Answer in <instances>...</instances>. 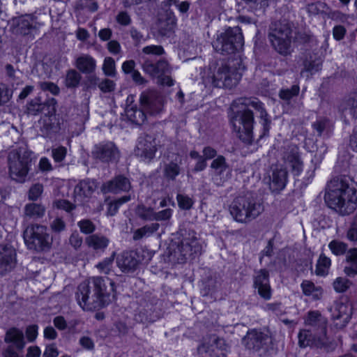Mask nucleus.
Listing matches in <instances>:
<instances>
[{
	"mask_svg": "<svg viewBox=\"0 0 357 357\" xmlns=\"http://www.w3.org/2000/svg\"><path fill=\"white\" fill-rule=\"evenodd\" d=\"M96 188V185L93 181L83 180L76 185L75 192L79 196L89 197L94 192Z\"/></svg>",
	"mask_w": 357,
	"mask_h": 357,
	"instance_id": "35",
	"label": "nucleus"
},
{
	"mask_svg": "<svg viewBox=\"0 0 357 357\" xmlns=\"http://www.w3.org/2000/svg\"><path fill=\"white\" fill-rule=\"evenodd\" d=\"M182 158L176 155L175 158L167 162H165L162 169L164 178L167 181H175L182 171Z\"/></svg>",
	"mask_w": 357,
	"mask_h": 357,
	"instance_id": "24",
	"label": "nucleus"
},
{
	"mask_svg": "<svg viewBox=\"0 0 357 357\" xmlns=\"http://www.w3.org/2000/svg\"><path fill=\"white\" fill-rule=\"evenodd\" d=\"M102 70L105 75L114 77L116 75L115 61L112 57H106L104 59Z\"/></svg>",
	"mask_w": 357,
	"mask_h": 357,
	"instance_id": "46",
	"label": "nucleus"
},
{
	"mask_svg": "<svg viewBox=\"0 0 357 357\" xmlns=\"http://www.w3.org/2000/svg\"><path fill=\"white\" fill-rule=\"evenodd\" d=\"M38 85L41 90L50 91L53 95H57L59 93V88L53 82H40Z\"/></svg>",
	"mask_w": 357,
	"mask_h": 357,
	"instance_id": "58",
	"label": "nucleus"
},
{
	"mask_svg": "<svg viewBox=\"0 0 357 357\" xmlns=\"http://www.w3.org/2000/svg\"><path fill=\"white\" fill-rule=\"evenodd\" d=\"M55 205L58 208L65 210L67 212H70L75 208V205L66 199L56 201Z\"/></svg>",
	"mask_w": 357,
	"mask_h": 357,
	"instance_id": "63",
	"label": "nucleus"
},
{
	"mask_svg": "<svg viewBox=\"0 0 357 357\" xmlns=\"http://www.w3.org/2000/svg\"><path fill=\"white\" fill-rule=\"evenodd\" d=\"M347 265L344 268V273L351 276L357 274V249L351 248L348 250L346 255Z\"/></svg>",
	"mask_w": 357,
	"mask_h": 357,
	"instance_id": "34",
	"label": "nucleus"
},
{
	"mask_svg": "<svg viewBox=\"0 0 357 357\" xmlns=\"http://www.w3.org/2000/svg\"><path fill=\"white\" fill-rule=\"evenodd\" d=\"M131 188L129 179L122 175L114 177L111 181L105 183L102 186V191L104 193L120 192H128Z\"/></svg>",
	"mask_w": 357,
	"mask_h": 357,
	"instance_id": "19",
	"label": "nucleus"
},
{
	"mask_svg": "<svg viewBox=\"0 0 357 357\" xmlns=\"http://www.w3.org/2000/svg\"><path fill=\"white\" fill-rule=\"evenodd\" d=\"M291 30L287 25H285L282 29L274 30L270 35V40L275 49L282 54H287L290 50L289 35Z\"/></svg>",
	"mask_w": 357,
	"mask_h": 357,
	"instance_id": "11",
	"label": "nucleus"
},
{
	"mask_svg": "<svg viewBox=\"0 0 357 357\" xmlns=\"http://www.w3.org/2000/svg\"><path fill=\"white\" fill-rule=\"evenodd\" d=\"M287 183V172L282 167L276 166L272 169V175L270 177V188L273 191L282 190Z\"/></svg>",
	"mask_w": 357,
	"mask_h": 357,
	"instance_id": "26",
	"label": "nucleus"
},
{
	"mask_svg": "<svg viewBox=\"0 0 357 357\" xmlns=\"http://www.w3.org/2000/svg\"><path fill=\"white\" fill-rule=\"evenodd\" d=\"M85 243L95 250L104 251L109 243V239L101 234H95L87 236Z\"/></svg>",
	"mask_w": 357,
	"mask_h": 357,
	"instance_id": "27",
	"label": "nucleus"
},
{
	"mask_svg": "<svg viewBox=\"0 0 357 357\" xmlns=\"http://www.w3.org/2000/svg\"><path fill=\"white\" fill-rule=\"evenodd\" d=\"M114 256L115 253L113 252L110 257L105 258L102 261L98 263L96 265L97 268L103 273L109 274L112 267Z\"/></svg>",
	"mask_w": 357,
	"mask_h": 357,
	"instance_id": "47",
	"label": "nucleus"
},
{
	"mask_svg": "<svg viewBox=\"0 0 357 357\" xmlns=\"http://www.w3.org/2000/svg\"><path fill=\"white\" fill-rule=\"evenodd\" d=\"M244 45L243 35L238 26L229 28L222 33L214 42L213 47L217 52L229 54L239 52Z\"/></svg>",
	"mask_w": 357,
	"mask_h": 357,
	"instance_id": "5",
	"label": "nucleus"
},
{
	"mask_svg": "<svg viewBox=\"0 0 357 357\" xmlns=\"http://www.w3.org/2000/svg\"><path fill=\"white\" fill-rule=\"evenodd\" d=\"M54 109V106L50 102H42L39 98L31 100L26 105L27 114L33 116H36L40 113L50 115Z\"/></svg>",
	"mask_w": 357,
	"mask_h": 357,
	"instance_id": "25",
	"label": "nucleus"
},
{
	"mask_svg": "<svg viewBox=\"0 0 357 357\" xmlns=\"http://www.w3.org/2000/svg\"><path fill=\"white\" fill-rule=\"evenodd\" d=\"M319 323L325 324L326 320L321 317L319 312H310L308 313L307 317L305 319V324L307 325H316Z\"/></svg>",
	"mask_w": 357,
	"mask_h": 357,
	"instance_id": "50",
	"label": "nucleus"
},
{
	"mask_svg": "<svg viewBox=\"0 0 357 357\" xmlns=\"http://www.w3.org/2000/svg\"><path fill=\"white\" fill-rule=\"evenodd\" d=\"M230 122L233 132L241 141L245 140V98L233 101L230 107Z\"/></svg>",
	"mask_w": 357,
	"mask_h": 357,
	"instance_id": "7",
	"label": "nucleus"
},
{
	"mask_svg": "<svg viewBox=\"0 0 357 357\" xmlns=\"http://www.w3.org/2000/svg\"><path fill=\"white\" fill-rule=\"evenodd\" d=\"M160 227V224L157 222L146 225L141 228L136 229L133 233V239L138 241L144 237L149 236L157 231Z\"/></svg>",
	"mask_w": 357,
	"mask_h": 357,
	"instance_id": "36",
	"label": "nucleus"
},
{
	"mask_svg": "<svg viewBox=\"0 0 357 357\" xmlns=\"http://www.w3.org/2000/svg\"><path fill=\"white\" fill-rule=\"evenodd\" d=\"M92 156L102 162H110L119 158V152L113 142L101 143L95 146Z\"/></svg>",
	"mask_w": 357,
	"mask_h": 357,
	"instance_id": "12",
	"label": "nucleus"
},
{
	"mask_svg": "<svg viewBox=\"0 0 357 357\" xmlns=\"http://www.w3.org/2000/svg\"><path fill=\"white\" fill-rule=\"evenodd\" d=\"M255 287L260 296L265 300L271 298V289L269 284L268 275L265 270L257 273L255 278Z\"/></svg>",
	"mask_w": 357,
	"mask_h": 357,
	"instance_id": "22",
	"label": "nucleus"
},
{
	"mask_svg": "<svg viewBox=\"0 0 357 357\" xmlns=\"http://www.w3.org/2000/svg\"><path fill=\"white\" fill-rule=\"evenodd\" d=\"M331 266V260L329 257L322 254L317 261L315 273L319 276H326Z\"/></svg>",
	"mask_w": 357,
	"mask_h": 357,
	"instance_id": "38",
	"label": "nucleus"
},
{
	"mask_svg": "<svg viewBox=\"0 0 357 357\" xmlns=\"http://www.w3.org/2000/svg\"><path fill=\"white\" fill-rule=\"evenodd\" d=\"M141 107L151 115H157L162 112L164 98L153 90L143 91L139 97Z\"/></svg>",
	"mask_w": 357,
	"mask_h": 357,
	"instance_id": "9",
	"label": "nucleus"
},
{
	"mask_svg": "<svg viewBox=\"0 0 357 357\" xmlns=\"http://www.w3.org/2000/svg\"><path fill=\"white\" fill-rule=\"evenodd\" d=\"M176 199L179 208L183 210H190L194 204L192 199L185 195L178 194Z\"/></svg>",
	"mask_w": 357,
	"mask_h": 357,
	"instance_id": "49",
	"label": "nucleus"
},
{
	"mask_svg": "<svg viewBox=\"0 0 357 357\" xmlns=\"http://www.w3.org/2000/svg\"><path fill=\"white\" fill-rule=\"evenodd\" d=\"M125 112L128 120L138 126L142 125L146 119V112L142 107H126Z\"/></svg>",
	"mask_w": 357,
	"mask_h": 357,
	"instance_id": "32",
	"label": "nucleus"
},
{
	"mask_svg": "<svg viewBox=\"0 0 357 357\" xmlns=\"http://www.w3.org/2000/svg\"><path fill=\"white\" fill-rule=\"evenodd\" d=\"M75 66L82 73L90 75L91 79H96L92 75L96 70V61L91 55L85 54L77 56L75 61Z\"/></svg>",
	"mask_w": 357,
	"mask_h": 357,
	"instance_id": "21",
	"label": "nucleus"
},
{
	"mask_svg": "<svg viewBox=\"0 0 357 357\" xmlns=\"http://www.w3.org/2000/svg\"><path fill=\"white\" fill-rule=\"evenodd\" d=\"M87 9L91 12H95L98 9V4L96 0H79L75 6L76 11Z\"/></svg>",
	"mask_w": 357,
	"mask_h": 357,
	"instance_id": "44",
	"label": "nucleus"
},
{
	"mask_svg": "<svg viewBox=\"0 0 357 357\" xmlns=\"http://www.w3.org/2000/svg\"><path fill=\"white\" fill-rule=\"evenodd\" d=\"M137 154L145 159H152L155 153V139L149 135L140 137L137 146Z\"/></svg>",
	"mask_w": 357,
	"mask_h": 357,
	"instance_id": "20",
	"label": "nucleus"
},
{
	"mask_svg": "<svg viewBox=\"0 0 357 357\" xmlns=\"http://www.w3.org/2000/svg\"><path fill=\"white\" fill-rule=\"evenodd\" d=\"M303 294L310 296L313 300H319L323 295V289L321 287L315 286L309 280H305L301 284Z\"/></svg>",
	"mask_w": 357,
	"mask_h": 357,
	"instance_id": "33",
	"label": "nucleus"
},
{
	"mask_svg": "<svg viewBox=\"0 0 357 357\" xmlns=\"http://www.w3.org/2000/svg\"><path fill=\"white\" fill-rule=\"evenodd\" d=\"M172 209L166 208L158 212L155 211V220L156 221L169 220L172 215Z\"/></svg>",
	"mask_w": 357,
	"mask_h": 357,
	"instance_id": "60",
	"label": "nucleus"
},
{
	"mask_svg": "<svg viewBox=\"0 0 357 357\" xmlns=\"http://www.w3.org/2000/svg\"><path fill=\"white\" fill-rule=\"evenodd\" d=\"M67 154V149L64 146H59L52 149V156L56 162H62Z\"/></svg>",
	"mask_w": 357,
	"mask_h": 357,
	"instance_id": "55",
	"label": "nucleus"
},
{
	"mask_svg": "<svg viewBox=\"0 0 357 357\" xmlns=\"http://www.w3.org/2000/svg\"><path fill=\"white\" fill-rule=\"evenodd\" d=\"M116 21L121 26H128L131 24L132 20L126 11H120L116 16Z\"/></svg>",
	"mask_w": 357,
	"mask_h": 357,
	"instance_id": "59",
	"label": "nucleus"
},
{
	"mask_svg": "<svg viewBox=\"0 0 357 357\" xmlns=\"http://www.w3.org/2000/svg\"><path fill=\"white\" fill-rule=\"evenodd\" d=\"M130 200V196L126 195L121 197L118 199L109 202L107 207V215L109 216L114 215L117 213L120 206H121L123 204L126 202H128Z\"/></svg>",
	"mask_w": 357,
	"mask_h": 357,
	"instance_id": "42",
	"label": "nucleus"
},
{
	"mask_svg": "<svg viewBox=\"0 0 357 357\" xmlns=\"http://www.w3.org/2000/svg\"><path fill=\"white\" fill-rule=\"evenodd\" d=\"M350 282L344 278H337L333 282V288L337 292H344L349 287Z\"/></svg>",
	"mask_w": 357,
	"mask_h": 357,
	"instance_id": "52",
	"label": "nucleus"
},
{
	"mask_svg": "<svg viewBox=\"0 0 357 357\" xmlns=\"http://www.w3.org/2000/svg\"><path fill=\"white\" fill-rule=\"evenodd\" d=\"M143 70L152 77H161L170 73V68L167 61L161 59L157 62L146 60L142 64Z\"/></svg>",
	"mask_w": 357,
	"mask_h": 357,
	"instance_id": "17",
	"label": "nucleus"
},
{
	"mask_svg": "<svg viewBox=\"0 0 357 357\" xmlns=\"http://www.w3.org/2000/svg\"><path fill=\"white\" fill-rule=\"evenodd\" d=\"M241 77L236 68L222 63L217 66L213 72L212 83L215 87L231 89L238 83Z\"/></svg>",
	"mask_w": 357,
	"mask_h": 357,
	"instance_id": "8",
	"label": "nucleus"
},
{
	"mask_svg": "<svg viewBox=\"0 0 357 357\" xmlns=\"http://www.w3.org/2000/svg\"><path fill=\"white\" fill-rule=\"evenodd\" d=\"M32 152L26 144L12 149L8 155V174L12 180L23 183L27 179L32 162Z\"/></svg>",
	"mask_w": 357,
	"mask_h": 357,
	"instance_id": "3",
	"label": "nucleus"
},
{
	"mask_svg": "<svg viewBox=\"0 0 357 357\" xmlns=\"http://www.w3.org/2000/svg\"><path fill=\"white\" fill-rule=\"evenodd\" d=\"M263 206L259 202L250 203L247 207V218H255L263 211Z\"/></svg>",
	"mask_w": 357,
	"mask_h": 357,
	"instance_id": "53",
	"label": "nucleus"
},
{
	"mask_svg": "<svg viewBox=\"0 0 357 357\" xmlns=\"http://www.w3.org/2000/svg\"><path fill=\"white\" fill-rule=\"evenodd\" d=\"M98 87L104 93L112 92L115 89V83L111 79H105L99 83Z\"/></svg>",
	"mask_w": 357,
	"mask_h": 357,
	"instance_id": "61",
	"label": "nucleus"
},
{
	"mask_svg": "<svg viewBox=\"0 0 357 357\" xmlns=\"http://www.w3.org/2000/svg\"><path fill=\"white\" fill-rule=\"evenodd\" d=\"M76 296L83 310H93L103 307L115 297L114 282L100 276L90 278L79 284Z\"/></svg>",
	"mask_w": 357,
	"mask_h": 357,
	"instance_id": "1",
	"label": "nucleus"
},
{
	"mask_svg": "<svg viewBox=\"0 0 357 357\" xmlns=\"http://www.w3.org/2000/svg\"><path fill=\"white\" fill-rule=\"evenodd\" d=\"M299 92V87L298 86H293L291 89L282 90L280 93V96L282 99L289 100L291 97L297 95Z\"/></svg>",
	"mask_w": 357,
	"mask_h": 357,
	"instance_id": "62",
	"label": "nucleus"
},
{
	"mask_svg": "<svg viewBox=\"0 0 357 357\" xmlns=\"http://www.w3.org/2000/svg\"><path fill=\"white\" fill-rule=\"evenodd\" d=\"M12 26L16 34L28 35L36 29V22L31 15H24L13 19Z\"/></svg>",
	"mask_w": 357,
	"mask_h": 357,
	"instance_id": "13",
	"label": "nucleus"
},
{
	"mask_svg": "<svg viewBox=\"0 0 357 357\" xmlns=\"http://www.w3.org/2000/svg\"><path fill=\"white\" fill-rule=\"evenodd\" d=\"M331 311L333 319L339 321L335 324L338 327L344 326L351 318V307L348 303L337 302L332 307Z\"/></svg>",
	"mask_w": 357,
	"mask_h": 357,
	"instance_id": "18",
	"label": "nucleus"
},
{
	"mask_svg": "<svg viewBox=\"0 0 357 357\" xmlns=\"http://www.w3.org/2000/svg\"><path fill=\"white\" fill-rule=\"evenodd\" d=\"M347 238L351 241H357V215L355 216L353 223L347 232Z\"/></svg>",
	"mask_w": 357,
	"mask_h": 357,
	"instance_id": "64",
	"label": "nucleus"
},
{
	"mask_svg": "<svg viewBox=\"0 0 357 357\" xmlns=\"http://www.w3.org/2000/svg\"><path fill=\"white\" fill-rule=\"evenodd\" d=\"M17 264V253L10 245H0V275L12 271Z\"/></svg>",
	"mask_w": 357,
	"mask_h": 357,
	"instance_id": "10",
	"label": "nucleus"
},
{
	"mask_svg": "<svg viewBox=\"0 0 357 357\" xmlns=\"http://www.w3.org/2000/svg\"><path fill=\"white\" fill-rule=\"evenodd\" d=\"M298 343L301 347H305L307 346L312 347H321L324 345L322 340L319 339L317 340L311 339V334L309 331L303 330L298 334Z\"/></svg>",
	"mask_w": 357,
	"mask_h": 357,
	"instance_id": "37",
	"label": "nucleus"
},
{
	"mask_svg": "<svg viewBox=\"0 0 357 357\" xmlns=\"http://www.w3.org/2000/svg\"><path fill=\"white\" fill-rule=\"evenodd\" d=\"M220 285V283L215 276L208 277L203 282L202 291H204V295L207 296L214 293L219 288Z\"/></svg>",
	"mask_w": 357,
	"mask_h": 357,
	"instance_id": "41",
	"label": "nucleus"
},
{
	"mask_svg": "<svg viewBox=\"0 0 357 357\" xmlns=\"http://www.w3.org/2000/svg\"><path fill=\"white\" fill-rule=\"evenodd\" d=\"M154 305L149 302L141 303L135 314V320L143 324H149L159 319Z\"/></svg>",
	"mask_w": 357,
	"mask_h": 357,
	"instance_id": "14",
	"label": "nucleus"
},
{
	"mask_svg": "<svg viewBox=\"0 0 357 357\" xmlns=\"http://www.w3.org/2000/svg\"><path fill=\"white\" fill-rule=\"evenodd\" d=\"M181 241L170 252V257L172 259L182 264L188 259L200 254L202 245L194 231H181Z\"/></svg>",
	"mask_w": 357,
	"mask_h": 357,
	"instance_id": "4",
	"label": "nucleus"
},
{
	"mask_svg": "<svg viewBox=\"0 0 357 357\" xmlns=\"http://www.w3.org/2000/svg\"><path fill=\"white\" fill-rule=\"evenodd\" d=\"M77 226L79 227L82 233L85 234H91L96 230L95 224L89 219H84L77 222Z\"/></svg>",
	"mask_w": 357,
	"mask_h": 357,
	"instance_id": "48",
	"label": "nucleus"
},
{
	"mask_svg": "<svg viewBox=\"0 0 357 357\" xmlns=\"http://www.w3.org/2000/svg\"><path fill=\"white\" fill-rule=\"evenodd\" d=\"M286 165L291 168L295 175H299L303 170V163L298 153L296 146L292 149L291 152L288 154L285 159Z\"/></svg>",
	"mask_w": 357,
	"mask_h": 357,
	"instance_id": "28",
	"label": "nucleus"
},
{
	"mask_svg": "<svg viewBox=\"0 0 357 357\" xmlns=\"http://www.w3.org/2000/svg\"><path fill=\"white\" fill-rule=\"evenodd\" d=\"M82 76L80 73L75 69L67 70L65 77V86L67 88H76L79 86Z\"/></svg>",
	"mask_w": 357,
	"mask_h": 357,
	"instance_id": "39",
	"label": "nucleus"
},
{
	"mask_svg": "<svg viewBox=\"0 0 357 357\" xmlns=\"http://www.w3.org/2000/svg\"><path fill=\"white\" fill-rule=\"evenodd\" d=\"M255 337V347L257 348H263L265 345L271 342V338L268 335H264L262 333L251 332L247 333V340L249 341L252 340Z\"/></svg>",
	"mask_w": 357,
	"mask_h": 357,
	"instance_id": "40",
	"label": "nucleus"
},
{
	"mask_svg": "<svg viewBox=\"0 0 357 357\" xmlns=\"http://www.w3.org/2000/svg\"><path fill=\"white\" fill-rule=\"evenodd\" d=\"M211 168L213 172V179L216 185H220L228 179L229 167L223 155H218L214 159L211 164Z\"/></svg>",
	"mask_w": 357,
	"mask_h": 357,
	"instance_id": "16",
	"label": "nucleus"
},
{
	"mask_svg": "<svg viewBox=\"0 0 357 357\" xmlns=\"http://www.w3.org/2000/svg\"><path fill=\"white\" fill-rule=\"evenodd\" d=\"M212 339L213 337H210L208 340H204L202 344L197 348L199 354H203L211 351L215 352V346L214 343H212Z\"/></svg>",
	"mask_w": 357,
	"mask_h": 357,
	"instance_id": "54",
	"label": "nucleus"
},
{
	"mask_svg": "<svg viewBox=\"0 0 357 357\" xmlns=\"http://www.w3.org/2000/svg\"><path fill=\"white\" fill-rule=\"evenodd\" d=\"M245 199L243 197L236 198L230 206V213L237 222H243L245 220Z\"/></svg>",
	"mask_w": 357,
	"mask_h": 357,
	"instance_id": "30",
	"label": "nucleus"
},
{
	"mask_svg": "<svg viewBox=\"0 0 357 357\" xmlns=\"http://www.w3.org/2000/svg\"><path fill=\"white\" fill-rule=\"evenodd\" d=\"M175 26L176 22L172 19L159 20L154 29L158 35L169 37L174 32Z\"/></svg>",
	"mask_w": 357,
	"mask_h": 357,
	"instance_id": "31",
	"label": "nucleus"
},
{
	"mask_svg": "<svg viewBox=\"0 0 357 357\" xmlns=\"http://www.w3.org/2000/svg\"><path fill=\"white\" fill-rule=\"evenodd\" d=\"M142 52L146 54L160 56L165 54V50L161 45H149L142 49Z\"/></svg>",
	"mask_w": 357,
	"mask_h": 357,
	"instance_id": "57",
	"label": "nucleus"
},
{
	"mask_svg": "<svg viewBox=\"0 0 357 357\" xmlns=\"http://www.w3.org/2000/svg\"><path fill=\"white\" fill-rule=\"evenodd\" d=\"M43 191V185L40 183L33 184L29 189L28 193V198L29 200H37Z\"/></svg>",
	"mask_w": 357,
	"mask_h": 357,
	"instance_id": "51",
	"label": "nucleus"
},
{
	"mask_svg": "<svg viewBox=\"0 0 357 357\" xmlns=\"http://www.w3.org/2000/svg\"><path fill=\"white\" fill-rule=\"evenodd\" d=\"M118 267L123 273L134 272L138 265L139 261L136 258V254L133 252H124L116 259Z\"/></svg>",
	"mask_w": 357,
	"mask_h": 357,
	"instance_id": "23",
	"label": "nucleus"
},
{
	"mask_svg": "<svg viewBox=\"0 0 357 357\" xmlns=\"http://www.w3.org/2000/svg\"><path fill=\"white\" fill-rule=\"evenodd\" d=\"M4 342L8 344L7 348L17 352L22 351L26 344L23 331L16 327H12L6 331Z\"/></svg>",
	"mask_w": 357,
	"mask_h": 357,
	"instance_id": "15",
	"label": "nucleus"
},
{
	"mask_svg": "<svg viewBox=\"0 0 357 357\" xmlns=\"http://www.w3.org/2000/svg\"><path fill=\"white\" fill-rule=\"evenodd\" d=\"M137 214L144 220L153 221L155 220V211L151 207H146L144 205L139 206L137 208Z\"/></svg>",
	"mask_w": 357,
	"mask_h": 357,
	"instance_id": "45",
	"label": "nucleus"
},
{
	"mask_svg": "<svg viewBox=\"0 0 357 357\" xmlns=\"http://www.w3.org/2000/svg\"><path fill=\"white\" fill-rule=\"evenodd\" d=\"M325 202L331 208L340 214H349L357 207L356 190L342 181L331 183L325 195Z\"/></svg>",
	"mask_w": 357,
	"mask_h": 357,
	"instance_id": "2",
	"label": "nucleus"
},
{
	"mask_svg": "<svg viewBox=\"0 0 357 357\" xmlns=\"http://www.w3.org/2000/svg\"><path fill=\"white\" fill-rule=\"evenodd\" d=\"M27 248L37 252L49 250L52 244V238L47 233L45 226L32 224L28 226L23 234Z\"/></svg>",
	"mask_w": 357,
	"mask_h": 357,
	"instance_id": "6",
	"label": "nucleus"
},
{
	"mask_svg": "<svg viewBox=\"0 0 357 357\" xmlns=\"http://www.w3.org/2000/svg\"><path fill=\"white\" fill-rule=\"evenodd\" d=\"M13 95V91L5 84H0V105L8 102Z\"/></svg>",
	"mask_w": 357,
	"mask_h": 357,
	"instance_id": "56",
	"label": "nucleus"
},
{
	"mask_svg": "<svg viewBox=\"0 0 357 357\" xmlns=\"http://www.w3.org/2000/svg\"><path fill=\"white\" fill-rule=\"evenodd\" d=\"M45 213V207L40 204L29 203L24 208V217L26 220L40 218Z\"/></svg>",
	"mask_w": 357,
	"mask_h": 357,
	"instance_id": "29",
	"label": "nucleus"
},
{
	"mask_svg": "<svg viewBox=\"0 0 357 357\" xmlns=\"http://www.w3.org/2000/svg\"><path fill=\"white\" fill-rule=\"evenodd\" d=\"M328 248L334 255H342L347 249V245L340 240L335 239L328 243Z\"/></svg>",
	"mask_w": 357,
	"mask_h": 357,
	"instance_id": "43",
	"label": "nucleus"
}]
</instances>
